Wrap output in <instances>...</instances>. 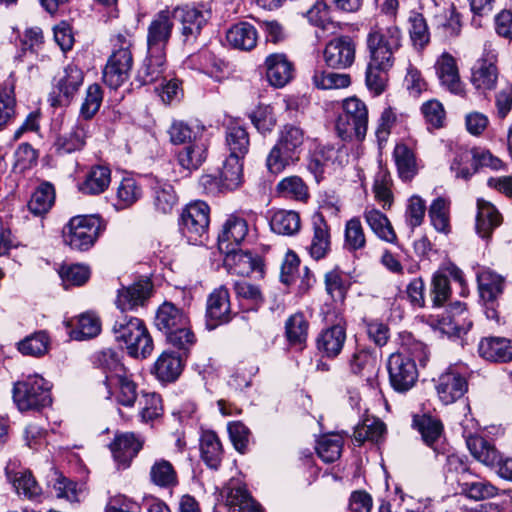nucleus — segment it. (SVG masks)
Instances as JSON below:
<instances>
[{
    "label": "nucleus",
    "instance_id": "nucleus-5",
    "mask_svg": "<svg viewBox=\"0 0 512 512\" xmlns=\"http://www.w3.org/2000/svg\"><path fill=\"white\" fill-rule=\"evenodd\" d=\"M111 42L112 53L103 70V80L110 88L117 89L129 79L131 74L133 37L128 33H118Z\"/></svg>",
    "mask_w": 512,
    "mask_h": 512
},
{
    "label": "nucleus",
    "instance_id": "nucleus-31",
    "mask_svg": "<svg viewBox=\"0 0 512 512\" xmlns=\"http://www.w3.org/2000/svg\"><path fill=\"white\" fill-rule=\"evenodd\" d=\"M479 355L492 362L512 360V342L504 337H486L478 345Z\"/></svg>",
    "mask_w": 512,
    "mask_h": 512
},
{
    "label": "nucleus",
    "instance_id": "nucleus-28",
    "mask_svg": "<svg viewBox=\"0 0 512 512\" xmlns=\"http://www.w3.org/2000/svg\"><path fill=\"white\" fill-rule=\"evenodd\" d=\"M6 475L19 497L34 502H41L43 497L42 489L30 471L19 470L11 472L7 468Z\"/></svg>",
    "mask_w": 512,
    "mask_h": 512
},
{
    "label": "nucleus",
    "instance_id": "nucleus-34",
    "mask_svg": "<svg viewBox=\"0 0 512 512\" xmlns=\"http://www.w3.org/2000/svg\"><path fill=\"white\" fill-rule=\"evenodd\" d=\"M414 426L422 436L423 441L436 453H441L440 445L443 440V425L440 420L423 415L414 418Z\"/></svg>",
    "mask_w": 512,
    "mask_h": 512
},
{
    "label": "nucleus",
    "instance_id": "nucleus-63",
    "mask_svg": "<svg viewBox=\"0 0 512 512\" xmlns=\"http://www.w3.org/2000/svg\"><path fill=\"white\" fill-rule=\"evenodd\" d=\"M409 34L413 46L423 49L430 41V32L427 22L422 14L412 12L409 16Z\"/></svg>",
    "mask_w": 512,
    "mask_h": 512
},
{
    "label": "nucleus",
    "instance_id": "nucleus-27",
    "mask_svg": "<svg viewBox=\"0 0 512 512\" xmlns=\"http://www.w3.org/2000/svg\"><path fill=\"white\" fill-rule=\"evenodd\" d=\"M436 74L445 88L451 93L461 94L463 84L460 80L458 66L455 58L447 53H442L435 63Z\"/></svg>",
    "mask_w": 512,
    "mask_h": 512
},
{
    "label": "nucleus",
    "instance_id": "nucleus-15",
    "mask_svg": "<svg viewBox=\"0 0 512 512\" xmlns=\"http://www.w3.org/2000/svg\"><path fill=\"white\" fill-rule=\"evenodd\" d=\"M174 23L170 11L158 12L147 29V52L165 54L172 35Z\"/></svg>",
    "mask_w": 512,
    "mask_h": 512
},
{
    "label": "nucleus",
    "instance_id": "nucleus-20",
    "mask_svg": "<svg viewBox=\"0 0 512 512\" xmlns=\"http://www.w3.org/2000/svg\"><path fill=\"white\" fill-rule=\"evenodd\" d=\"M467 389V380L456 367H450L442 373L436 385L438 396L444 404L455 402L467 392Z\"/></svg>",
    "mask_w": 512,
    "mask_h": 512
},
{
    "label": "nucleus",
    "instance_id": "nucleus-51",
    "mask_svg": "<svg viewBox=\"0 0 512 512\" xmlns=\"http://www.w3.org/2000/svg\"><path fill=\"white\" fill-rule=\"evenodd\" d=\"M101 320L99 316L91 311L80 314L75 327L70 335L73 339L82 341L96 337L101 332Z\"/></svg>",
    "mask_w": 512,
    "mask_h": 512
},
{
    "label": "nucleus",
    "instance_id": "nucleus-45",
    "mask_svg": "<svg viewBox=\"0 0 512 512\" xmlns=\"http://www.w3.org/2000/svg\"><path fill=\"white\" fill-rule=\"evenodd\" d=\"M466 445L477 461L489 467L495 466L499 453L485 438L479 435H470L466 438Z\"/></svg>",
    "mask_w": 512,
    "mask_h": 512
},
{
    "label": "nucleus",
    "instance_id": "nucleus-43",
    "mask_svg": "<svg viewBox=\"0 0 512 512\" xmlns=\"http://www.w3.org/2000/svg\"><path fill=\"white\" fill-rule=\"evenodd\" d=\"M111 182V171L105 166H94L86 174L79 189L87 195H98L103 193Z\"/></svg>",
    "mask_w": 512,
    "mask_h": 512
},
{
    "label": "nucleus",
    "instance_id": "nucleus-19",
    "mask_svg": "<svg viewBox=\"0 0 512 512\" xmlns=\"http://www.w3.org/2000/svg\"><path fill=\"white\" fill-rule=\"evenodd\" d=\"M206 317L211 329L228 323L232 319L230 295L226 287L220 286L210 293L207 299Z\"/></svg>",
    "mask_w": 512,
    "mask_h": 512
},
{
    "label": "nucleus",
    "instance_id": "nucleus-29",
    "mask_svg": "<svg viewBox=\"0 0 512 512\" xmlns=\"http://www.w3.org/2000/svg\"><path fill=\"white\" fill-rule=\"evenodd\" d=\"M105 385L110 393L112 389L118 390L116 398L121 405L133 406L138 396L137 385L127 370L121 374L107 375Z\"/></svg>",
    "mask_w": 512,
    "mask_h": 512
},
{
    "label": "nucleus",
    "instance_id": "nucleus-40",
    "mask_svg": "<svg viewBox=\"0 0 512 512\" xmlns=\"http://www.w3.org/2000/svg\"><path fill=\"white\" fill-rule=\"evenodd\" d=\"M392 67V64L369 59L366 68L365 83L368 90L374 96H379L385 91L388 81L387 72Z\"/></svg>",
    "mask_w": 512,
    "mask_h": 512
},
{
    "label": "nucleus",
    "instance_id": "nucleus-54",
    "mask_svg": "<svg viewBox=\"0 0 512 512\" xmlns=\"http://www.w3.org/2000/svg\"><path fill=\"white\" fill-rule=\"evenodd\" d=\"M428 214L433 227L441 233L450 231V201L438 197L431 203Z\"/></svg>",
    "mask_w": 512,
    "mask_h": 512
},
{
    "label": "nucleus",
    "instance_id": "nucleus-42",
    "mask_svg": "<svg viewBox=\"0 0 512 512\" xmlns=\"http://www.w3.org/2000/svg\"><path fill=\"white\" fill-rule=\"evenodd\" d=\"M201 457L211 469H218L221 464L223 449L222 444L213 431H203L200 437Z\"/></svg>",
    "mask_w": 512,
    "mask_h": 512
},
{
    "label": "nucleus",
    "instance_id": "nucleus-49",
    "mask_svg": "<svg viewBox=\"0 0 512 512\" xmlns=\"http://www.w3.org/2000/svg\"><path fill=\"white\" fill-rule=\"evenodd\" d=\"M221 186L227 191L239 188L243 183V159L228 156L220 171Z\"/></svg>",
    "mask_w": 512,
    "mask_h": 512
},
{
    "label": "nucleus",
    "instance_id": "nucleus-32",
    "mask_svg": "<svg viewBox=\"0 0 512 512\" xmlns=\"http://www.w3.org/2000/svg\"><path fill=\"white\" fill-rule=\"evenodd\" d=\"M141 448L142 442L133 433L117 435L110 444V450L115 461L124 467L130 464Z\"/></svg>",
    "mask_w": 512,
    "mask_h": 512
},
{
    "label": "nucleus",
    "instance_id": "nucleus-17",
    "mask_svg": "<svg viewBox=\"0 0 512 512\" xmlns=\"http://www.w3.org/2000/svg\"><path fill=\"white\" fill-rule=\"evenodd\" d=\"M356 44L349 36L330 40L323 51L326 65L333 69H346L355 61Z\"/></svg>",
    "mask_w": 512,
    "mask_h": 512
},
{
    "label": "nucleus",
    "instance_id": "nucleus-9",
    "mask_svg": "<svg viewBox=\"0 0 512 512\" xmlns=\"http://www.w3.org/2000/svg\"><path fill=\"white\" fill-rule=\"evenodd\" d=\"M104 229L97 215H77L63 227V241L73 250L86 251L96 242Z\"/></svg>",
    "mask_w": 512,
    "mask_h": 512
},
{
    "label": "nucleus",
    "instance_id": "nucleus-7",
    "mask_svg": "<svg viewBox=\"0 0 512 512\" xmlns=\"http://www.w3.org/2000/svg\"><path fill=\"white\" fill-rule=\"evenodd\" d=\"M13 400L20 411H39L52 404L51 384L39 374L28 375L14 384Z\"/></svg>",
    "mask_w": 512,
    "mask_h": 512
},
{
    "label": "nucleus",
    "instance_id": "nucleus-10",
    "mask_svg": "<svg viewBox=\"0 0 512 512\" xmlns=\"http://www.w3.org/2000/svg\"><path fill=\"white\" fill-rule=\"evenodd\" d=\"M209 206L203 201H195L186 206L180 219V231L191 244H200L207 235L209 226Z\"/></svg>",
    "mask_w": 512,
    "mask_h": 512
},
{
    "label": "nucleus",
    "instance_id": "nucleus-24",
    "mask_svg": "<svg viewBox=\"0 0 512 512\" xmlns=\"http://www.w3.org/2000/svg\"><path fill=\"white\" fill-rule=\"evenodd\" d=\"M152 292L149 280H140L118 291L116 305L121 311L134 310L143 306Z\"/></svg>",
    "mask_w": 512,
    "mask_h": 512
},
{
    "label": "nucleus",
    "instance_id": "nucleus-18",
    "mask_svg": "<svg viewBox=\"0 0 512 512\" xmlns=\"http://www.w3.org/2000/svg\"><path fill=\"white\" fill-rule=\"evenodd\" d=\"M306 251L316 261L324 259L331 251L330 227L321 213L311 218V239Z\"/></svg>",
    "mask_w": 512,
    "mask_h": 512
},
{
    "label": "nucleus",
    "instance_id": "nucleus-16",
    "mask_svg": "<svg viewBox=\"0 0 512 512\" xmlns=\"http://www.w3.org/2000/svg\"><path fill=\"white\" fill-rule=\"evenodd\" d=\"M496 62L495 51L485 48L482 57L472 68L471 83L475 89L485 93L496 88L499 76Z\"/></svg>",
    "mask_w": 512,
    "mask_h": 512
},
{
    "label": "nucleus",
    "instance_id": "nucleus-58",
    "mask_svg": "<svg viewBox=\"0 0 512 512\" xmlns=\"http://www.w3.org/2000/svg\"><path fill=\"white\" fill-rule=\"evenodd\" d=\"M166 63L165 54L148 53L139 70L138 77L143 84H150L156 81L164 72Z\"/></svg>",
    "mask_w": 512,
    "mask_h": 512
},
{
    "label": "nucleus",
    "instance_id": "nucleus-47",
    "mask_svg": "<svg viewBox=\"0 0 512 512\" xmlns=\"http://www.w3.org/2000/svg\"><path fill=\"white\" fill-rule=\"evenodd\" d=\"M152 203L158 213L170 214L178 203L173 186L167 182L156 181L152 186Z\"/></svg>",
    "mask_w": 512,
    "mask_h": 512
},
{
    "label": "nucleus",
    "instance_id": "nucleus-26",
    "mask_svg": "<svg viewBox=\"0 0 512 512\" xmlns=\"http://www.w3.org/2000/svg\"><path fill=\"white\" fill-rule=\"evenodd\" d=\"M248 234V223L244 218L230 216L223 224L218 236V248L221 252L230 251L246 238Z\"/></svg>",
    "mask_w": 512,
    "mask_h": 512
},
{
    "label": "nucleus",
    "instance_id": "nucleus-50",
    "mask_svg": "<svg viewBox=\"0 0 512 512\" xmlns=\"http://www.w3.org/2000/svg\"><path fill=\"white\" fill-rule=\"evenodd\" d=\"M226 146L229 156L244 159L249 151L250 139L246 129L238 124H231L226 130Z\"/></svg>",
    "mask_w": 512,
    "mask_h": 512
},
{
    "label": "nucleus",
    "instance_id": "nucleus-14",
    "mask_svg": "<svg viewBox=\"0 0 512 512\" xmlns=\"http://www.w3.org/2000/svg\"><path fill=\"white\" fill-rule=\"evenodd\" d=\"M88 136L87 123L76 120L61 119L54 147L59 154H69L81 150L86 144Z\"/></svg>",
    "mask_w": 512,
    "mask_h": 512
},
{
    "label": "nucleus",
    "instance_id": "nucleus-25",
    "mask_svg": "<svg viewBox=\"0 0 512 512\" xmlns=\"http://www.w3.org/2000/svg\"><path fill=\"white\" fill-rule=\"evenodd\" d=\"M265 66L267 80L274 87H284L293 78L294 67L285 54H270L265 60Z\"/></svg>",
    "mask_w": 512,
    "mask_h": 512
},
{
    "label": "nucleus",
    "instance_id": "nucleus-53",
    "mask_svg": "<svg viewBox=\"0 0 512 512\" xmlns=\"http://www.w3.org/2000/svg\"><path fill=\"white\" fill-rule=\"evenodd\" d=\"M207 155V145L204 140L190 143L178 153L179 164L187 169H198L205 161Z\"/></svg>",
    "mask_w": 512,
    "mask_h": 512
},
{
    "label": "nucleus",
    "instance_id": "nucleus-64",
    "mask_svg": "<svg viewBox=\"0 0 512 512\" xmlns=\"http://www.w3.org/2000/svg\"><path fill=\"white\" fill-rule=\"evenodd\" d=\"M309 323L302 313L291 315L285 324L286 336L290 344H302L308 335Z\"/></svg>",
    "mask_w": 512,
    "mask_h": 512
},
{
    "label": "nucleus",
    "instance_id": "nucleus-11",
    "mask_svg": "<svg viewBox=\"0 0 512 512\" xmlns=\"http://www.w3.org/2000/svg\"><path fill=\"white\" fill-rule=\"evenodd\" d=\"M480 167L500 170L503 162L487 150L473 149L459 151L451 164L455 176L464 180L469 179Z\"/></svg>",
    "mask_w": 512,
    "mask_h": 512
},
{
    "label": "nucleus",
    "instance_id": "nucleus-35",
    "mask_svg": "<svg viewBox=\"0 0 512 512\" xmlns=\"http://www.w3.org/2000/svg\"><path fill=\"white\" fill-rule=\"evenodd\" d=\"M226 505L233 512H263L261 505L252 498L246 487L239 484L228 487Z\"/></svg>",
    "mask_w": 512,
    "mask_h": 512
},
{
    "label": "nucleus",
    "instance_id": "nucleus-37",
    "mask_svg": "<svg viewBox=\"0 0 512 512\" xmlns=\"http://www.w3.org/2000/svg\"><path fill=\"white\" fill-rule=\"evenodd\" d=\"M269 224L274 233L293 236L300 231L301 218L294 210L279 209L272 213Z\"/></svg>",
    "mask_w": 512,
    "mask_h": 512
},
{
    "label": "nucleus",
    "instance_id": "nucleus-30",
    "mask_svg": "<svg viewBox=\"0 0 512 512\" xmlns=\"http://www.w3.org/2000/svg\"><path fill=\"white\" fill-rule=\"evenodd\" d=\"M502 223V215L498 209L489 201L477 200L476 232L483 238H490L495 228Z\"/></svg>",
    "mask_w": 512,
    "mask_h": 512
},
{
    "label": "nucleus",
    "instance_id": "nucleus-13",
    "mask_svg": "<svg viewBox=\"0 0 512 512\" xmlns=\"http://www.w3.org/2000/svg\"><path fill=\"white\" fill-rule=\"evenodd\" d=\"M170 13L172 19H176L181 23V33L184 37V42H194L211 17V11L205 8L204 5L178 6Z\"/></svg>",
    "mask_w": 512,
    "mask_h": 512
},
{
    "label": "nucleus",
    "instance_id": "nucleus-36",
    "mask_svg": "<svg viewBox=\"0 0 512 512\" xmlns=\"http://www.w3.org/2000/svg\"><path fill=\"white\" fill-rule=\"evenodd\" d=\"M226 39L233 48L249 51L256 46L258 34L252 24L240 22L227 31Z\"/></svg>",
    "mask_w": 512,
    "mask_h": 512
},
{
    "label": "nucleus",
    "instance_id": "nucleus-22",
    "mask_svg": "<svg viewBox=\"0 0 512 512\" xmlns=\"http://www.w3.org/2000/svg\"><path fill=\"white\" fill-rule=\"evenodd\" d=\"M222 253L225 254L224 265L231 274L249 276L253 272H263L262 259L257 254L235 248Z\"/></svg>",
    "mask_w": 512,
    "mask_h": 512
},
{
    "label": "nucleus",
    "instance_id": "nucleus-44",
    "mask_svg": "<svg viewBox=\"0 0 512 512\" xmlns=\"http://www.w3.org/2000/svg\"><path fill=\"white\" fill-rule=\"evenodd\" d=\"M55 196L54 186L50 182H42L30 197L29 211L35 216L45 215L53 207Z\"/></svg>",
    "mask_w": 512,
    "mask_h": 512
},
{
    "label": "nucleus",
    "instance_id": "nucleus-6",
    "mask_svg": "<svg viewBox=\"0 0 512 512\" xmlns=\"http://www.w3.org/2000/svg\"><path fill=\"white\" fill-rule=\"evenodd\" d=\"M366 45L369 59L394 65V54L402 46L401 29L394 23L385 24L377 18L367 34Z\"/></svg>",
    "mask_w": 512,
    "mask_h": 512
},
{
    "label": "nucleus",
    "instance_id": "nucleus-61",
    "mask_svg": "<svg viewBox=\"0 0 512 512\" xmlns=\"http://www.w3.org/2000/svg\"><path fill=\"white\" fill-rule=\"evenodd\" d=\"M392 178L390 173L380 168L375 175L373 192L375 199L381 203L383 209H389L393 203V194L391 191Z\"/></svg>",
    "mask_w": 512,
    "mask_h": 512
},
{
    "label": "nucleus",
    "instance_id": "nucleus-41",
    "mask_svg": "<svg viewBox=\"0 0 512 512\" xmlns=\"http://www.w3.org/2000/svg\"><path fill=\"white\" fill-rule=\"evenodd\" d=\"M143 195L141 185L133 177H124L116 188L114 207L124 210L133 206Z\"/></svg>",
    "mask_w": 512,
    "mask_h": 512
},
{
    "label": "nucleus",
    "instance_id": "nucleus-8",
    "mask_svg": "<svg viewBox=\"0 0 512 512\" xmlns=\"http://www.w3.org/2000/svg\"><path fill=\"white\" fill-rule=\"evenodd\" d=\"M335 129L343 140H363L368 129L366 104L355 96L344 99L342 112L336 120Z\"/></svg>",
    "mask_w": 512,
    "mask_h": 512
},
{
    "label": "nucleus",
    "instance_id": "nucleus-33",
    "mask_svg": "<svg viewBox=\"0 0 512 512\" xmlns=\"http://www.w3.org/2000/svg\"><path fill=\"white\" fill-rule=\"evenodd\" d=\"M349 366L353 374L364 377L373 386L379 369L377 356L373 352L368 349L356 351L349 361Z\"/></svg>",
    "mask_w": 512,
    "mask_h": 512
},
{
    "label": "nucleus",
    "instance_id": "nucleus-3",
    "mask_svg": "<svg viewBox=\"0 0 512 512\" xmlns=\"http://www.w3.org/2000/svg\"><path fill=\"white\" fill-rule=\"evenodd\" d=\"M305 141L304 130L294 124H286L279 130L275 145L266 158V167L272 174H279L297 162Z\"/></svg>",
    "mask_w": 512,
    "mask_h": 512
},
{
    "label": "nucleus",
    "instance_id": "nucleus-4",
    "mask_svg": "<svg viewBox=\"0 0 512 512\" xmlns=\"http://www.w3.org/2000/svg\"><path fill=\"white\" fill-rule=\"evenodd\" d=\"M116 342L123 345L133 358H146L153 351V340L144 324L136 317L122 316L112 328Z\"/></svg>",
    "mask_w": 512,
    "mask_h": 512
},
{
    "label": "nucleus",
    "instance_id": "nucleus-21",
    "mask_svg": "<svg viewBox=\"0 0 512 512\" xmlns=\"http://www.w3.org/2000/svg\"><path fill=\"white\" fill-rule=\"evenodd\" d=\"M473 322L463 302L453 303L438 321L439 329L449 336H461L472 327Z\"/></svg>",
    "mask_w": 512,
    "mask_h": 512
},
{
    "label": "nucleus",
    "instance_id": "nucleus-46",
    "mask_svg": "<svg viewBox=\"0 0 512 512\" xmlns=\"http://www.w3.org/2000/svg\"><path fill=\"white\" fill-rule=\"evenodd\" d=\"M204 126L199 122L174 121L169 128L170 139L175 144L194 143L203 140Z\"/></svg>",
    "mask_w": 512,
    "mask_h": 512
},
{
    "label": "nucleus",
    "instance_id": "nucleus-56",
    "mask_svg": "<svg viewBox=\"0 0 512 512\" xmlns=\"http://www.w3.org/2000/svg\"><path fill=\"white\" fill-rule=\"evenodd\" d=\"M343 447V438L339 434L323 435L317 442L318 456L326 463L339 459Z\"/></svg>",
    "mask_w": 512,
    "mask_h": 512
},
{
    "label": "nucleus",
    "instance_id": "nucleus-60",
    "mask_svg": "<svg viewBox=\"0 0 512 512\" xmlns=\"http://www.w3.org/2000/svg\"><path fill=\"white\" fill-rule=\"evenodd\" d=\"M50 338L44 331L25 337L18 343V350L23 355L39 357L48 352Z\"/></svg>",
    "mask_w": 512,
    "mask_h": 512
},
{
    "label": "nucleus",
    "instance_id": "nucleus-1",
    "mask_svg": "<svg viewBox=\"0 0 512 512\" xmlns=\"http://www.w3.org/2000/svg\"><path fill=\"white\" fill-rule=\"evenodd\" d=\"M409 355L397 352L390 355L387 362L389 381L392 388L397 392H407L418 379V370L415 360L425 364L428 359L427 347L420 341H413L405 348Z\"/></svg>",
    "mask_w": 512,
    "mask_h": 512
},
{
    "label": "nucleus",
    "instance_id": "nucleus-12",
    "mask_svg": "<svg viewBox=\"0 0 512 512\" xmlns=\"http://www.w3.org/2000/svg\"><path fill=\"white\" fill-rule=\"evenodd\" d=\"M83 79V71L77 65H67L62 74L55 78V84L48 97L51 106L69 105L82 85Z\"/></svg>",
    "mask_w": 512,
    "mask_h": 512
},
{
    "label": "nucleus",
    "instance_id": "nucleus-55",
    "mask_svg": "<svg viewBox=\"0 0 512 512\" xmlns=\"http://www.w3.org/2000/svg\"><path fill=\"white\" fill-rule=\"evenodd\" d=\"M366 246V235L360 218L352 217L345 223L344 248L349 252L362 250Z\"/></svg>",
    "mask_w": 512,
    "mask_h": 512
},
{
    "label": "nucleus",
    "instance_id": "nucleus-39",
    "mask_svg": "<svg viewBox=\"0 0 512 512\" xmlns=\"http://www.w3.org/2000/svg\"><path fill=\"white\" fill-rule=\"evenodd\" d=\"M182 360L174 352L164 351L153 366V373L162 382L176 380L182 372Z\"/></svg>",
    "mask_w": 512,
    "mask_h": 512
},
{
    "label": "nucleus",
    "instance_id": "nucleus-23",
    "mask_svg": "<svg viewBox=\"0 0 512 512\" xmlns=\"http://www.w3.org/2000/svg\"><path fill=\"white\" fill-rule=\"evenodd\" d=\"M345 341L346 327L338 322L320 332L316 339V346L323 356L335 358L341 353Z\"/></svg>",
    "mask_w": 512,
    "mask_h": 512
},
{
    "label": "nucleus",
    "instance_id": "nucleus-62",
    "mask_svg": "<svg viewBox=\"0 0 512 512\" xmlns=\"http://www.w3.org/2000/svg\"><path fill=\"white\" fill-rule=\"evenodd\" d=\"M236 297L247 309H257L264 302L260 288L252 283L241 280L234 283Z\"/></svg>",
    "mask_w": 512,
    "mask_h": 512
},
{
    "label": "nucleus",
    "instance_id": "nucleus-2",
    "mask_svg": "<svg viewBox=\"0 0 512 512\" xmlns=\"http://www.w3.org/2000/svg\"><path fill=\"white\" fill-rule=\"evenodd\" d=\"M155 325L166 335L168 342L179 350L188 351L196 343L188 315L172 302L159 306Z\"/></svg>",
    "mask_w": 512,
    "mask_h": 512
},
{
    "label": "nucleus",
    "instance_id": "nucleus-38",
    "mask_svg": "<svg viewBox=\"0 0 512 512\" xmlns=\"http://www.w3.org/2000/svg\"><path fill=\"white\" fill-rule=\"evenodd\" d=\"M364 219L372 232L381 240L395 243L397 235L388 217L375 208H367L363 213Z\"/></svg>",
    "mask_w": 512,
    "mask_h": 512
},
{
    "label": "nucleus",
    "instance_id": "nucleus-48",
    "mask_svg": "<svg viewBox=\"0 0 512 512\" xmlns=\"http://www.w3.org/2000/svg\"><path fill=\"white\" fill-rule=\"evenodd\" d=\"M479 291L487 303L494 302L503 292V278L489 269H482L477 274Z\"/></svg>",
    "mask_w": 512,
    "mask_h": 512
},
{
    "label": "nucleus",
    "instance_id": "nucleus-52",
    "mask_svg": "<svg viewBox=\"0 0 512 512\" xmlns=\"http://www.w3.org/2000/svg\"><path fill=\"white\" fill-rule=\"evenodd\" d=\"M151 482L160 488H173L178 484V475L171 462L156 460L150 468Z\"/></svg>",
    "mask_w": 512,
    "mask_h": 512
},
{
    "label": "nucleus",
    "instance_id": "nucleus-59",
    "mask_svg": "<svg viewBox=\"0 0 512 512\" xmlns=\"http://www.w3.org/2000/svg\"><path fill=\"white\" fill-rule=\"evenodd\" d=\"M277 193L289 199L304 201L308 198V187L299 176L283 178L276 186Z\"/></svg>",
    "mask_w": 512,
    "mask_h": 512
},
{
    "label": "nucleus",
    "instance_id": "nucleus-57",
    "mask_svg": "<svg viewBox=\"0 0 512 512\" xmlns=\"http://www.w3.org/2000/svg\"><path fill=\"white\" fill-rule=\"evenodd\" d=\"M394 157L401 179L411 180L417 173V164L413 152L404 144L396 145Z\"/></svg>",
    "mask_w": 512,
    "mask_h": 512
}]
</instances>
